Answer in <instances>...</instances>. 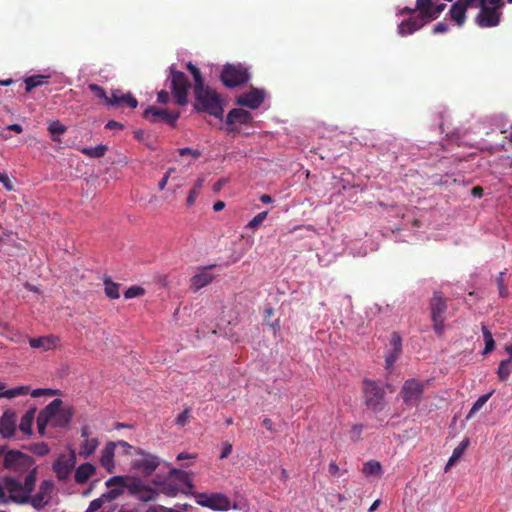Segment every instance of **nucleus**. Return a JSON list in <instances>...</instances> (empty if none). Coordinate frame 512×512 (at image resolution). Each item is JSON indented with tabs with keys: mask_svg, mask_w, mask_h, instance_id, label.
<instances>
[{
	"mask_svg": "<svg viewBox=\"0 0 512 512\" xmlns=\"http://www.w3.org/2000/svg\"><path fill=\"white\" fill-rule=\"evenodd\" d=\"M467 7L469 5L465 2L457 1L450 8L449 14L459 26L465 22Z\"/></svg>",
	"mask_w": 512,
	"mask_h": 512,
	"instance_id": "nucleus-26",
	"label": "nucleus"
},
{
	"mask_svg": "<svg viewBox=\"0 0 512 512\" xmlns=\"http://www.w3.org/2000/svg\"><path fill=\"white\" fill-rule=\"evenodd\" d=\"M54 489V483L51 480H43L40 485L38 492L34 495H30V503L36 510H40L48 505L51 499V493Z\"/></svg>",
	"mask_w": 512,
	"mask_h": 512,
	"instance_id": "nucleus-12",
	"label": "nucleus"
},
{
	"mask_svg": "<svg viewBox=\"0 0 512 512\" xmlns=\"http://www.w3.org/2000/svg\"><path fill=\"white\" fill-rule=\"evenodd\" d=\"M363 392L365 397V404L373 410L381 409L382 401L384 399L385 391L375 381L364 380Z\"/></svg>",
	"mask_w": 512,
	"mask_h": 512,
	"instance_id": "nucleus-8",
	"label": "nucleus"
},
{
	"mask_svg": "<svg viewBox=\"0 0 512 512\" xmlns=\"http://www.w3.org/2000/svg\"><path fill=\"white\" fill-rule=\"evenodd\" d=\"M186 69L191 73L194 79V89H199L203 86H205L204 78L202 76V73L200 69L195 66L192 62H188L186 64Z\"/></svg>",
	"mask_w": 512,
	"mask_h": 512,
	"instance_id": "nucleus-33",
	"label": "nucleus"
},
{
	"mask_svg": "<svg viewBox=\"0 0 512 512\" xmlns=\"http://www.w3.org/2000/svg\"><path fill=\"white\" fill-rule=\"evenodd\" d=\"M431 320L433 329L438 336H442L444 332L445 313L447 311V298L442 292L435 291L429 302Z\"/></svg>",
	"mask_w": 512,
	"mask_h": 512,
	"instance_id": "nucleus-4",
	"label": "nucleus"
},
{
	"mask_svg": "<svg viewBox=\"0 0 512 512\" xmlns=\"http://www.w3.org/2000/svg\"><path fill=\"white\" fill-rule=\"evenodd\" d=\"M159 459L153 455H146L145 458L134 463V467L145 475H151L159 466Z\"/></svg>",
	"mask_w": 512,
	"mask_h": 512,
	"instance_id": "nucleus-23",
	"label": "nucleus"
},
{
	"mask_svg": "<svg viewBox=\"0 0 512 512\" xmlns=\"http://www.w3.org/2000/svg\"><path fill=\"white\" fill-rule=\"evenodd\" d=\"M170 81L171 94L175 99L176 104L184 106L188 102V90L190 82L185 73L178 71L175 67H170Z\"/></svg>",
	"mask_w": 512,
	"mask_h": 512,
	"instance_id": "nucleus-5",
	"label": "nucleus"
},
{
	"mask_svg": "<svg viewBox=\"0 0 512 512\" xmlns=\"http://www.w3.org/2000/svg\"><path fill=\"white\" fill-rule=\"evenodd\" d=\"M56 390L52 389H35L31 392V396L34 398L41 397V396H53L56 394Z\"/></svg>",
	"mask_w": 512,
	"mask_h": 512,
	"instance_id": "nucleus-54",
	"label": "nucleus"
},
{
	"mask_svg": "<svg viewBox=\"0 0 512 512\" xmlns=\"http://www.w3.org/2000/svg\"><path fill=\"white\" fill-rule=\"evenodd\" d=\"M104 290L105 294L110 299H118L120 297L119 293V287L120 285L118 283L113 282L110 278L104 279Z\"/></svg>",
	"mask_w": 512,
	"mask_h": 512,
	"instance_id": "nucleus-37",
	"label": "nucleus"
},
{
	"mask_svg": "<svg viewBox=\"0 0 512 512\" xmlns=\"http://www.w3.org/2000/svg\"><path fill=\"white\" fill-rule=\"evenodd\" d=\"M214 267L215 265L203 267L199 273H197L191 278V287L195 291L200 290L201 288L207 286L213 281L214 275L209 273L208 270Z\"/></svg>",
	"mask_w": 512,
	"mask_h": 512,
	"instance_id": "nucleus-19",
	"label": "nucleus"
},
{
	"mask_svg": "<svg viewBox=\"0 0 512 512\" xmlns=\"http://www.w3.org/2000/svg\"><path fill=\"white\" fill-rule=\"evenodd\" d=\"M99 445V441L97 438L85 439L81 444L79 455L84 458H88L92 455Z\"/></svg>",
	"mask_w": 512,
	"mask_h": 512,
	"instance_id": "nucleus-31",
	"label": "nucleus"
},
{
	"mask_svg": "<svg viewBox=\"0 0 512 512\" xmlns=\"http://www.w3.org/2000/svg\"><path fill=\"white\" fill-rule=\"evenodd\" d=\"M88 88L91 92H93L95 94V96H97L100 99H103L105 101V103L109 106L110 96H108L106 94V91L104 90V88H102L101 86L94 84V83L89 84Z\"/></svg>",
	"mask_w": 512,
	"mask_h": 512,
	"instance_id": "nucleus-47",
	"label": "nucleus"
},
{
	"mask_svg": "<svg viewBox=\"0 0 512 512\" xmlns=\"http://www.w3.org/2000/svg\"><path fill=\"white\" fill-rule=\"evenodd\" d=\"M488 1H481L480 12L477 15L476 21L480 27H494L497 26L500 22L501 12L500 9L503 6L500 5H492V7H488L486 5Z\"/></svg>",
	"mask_w": 512,
	"mask_h": 512,
	"instance_id": "nucleus-10",
	"label": "nucleus"
},
{
	"mask_svg": "<svg viewBox=\"0 0 512 512\" xmlns=\"http://www.w3.org/2000/svg\"><path fill=\"white\" fill-rule=\"evenodd\" d=\"M493 391L480 396L473 404L471 410L469 411L467 418H471L477 411H479L492 396Z\"/></svg>",
	"mask_w": 512,
	"mask_h": 512,
	"instance_id": "nucleus-42",
	"label": "nucleus"
},
{
	"mask_svg": "<svg viewBox=\"0 0 512 512\" xmlns=\"http://www.w3.org/2000/svg\"><path fill=\"white\" fill-rule=\"evenodd\" d=\"M401 353H402V351H397V350L391 348L390 352L385 357V363H386L387 369L391 368L394 365V363L397 361V359L399 358Z\"/></svg>",
	"mask_w": 512,
	"mask_h": 512,
	"instance_id": "nucleus-51",
	"label": "nucleus"
},
{
	"mask_svg": "<svg viewBox=\"0 0 512 512\" xmlns=\"http://www.w3.org/2000/svg\"><path fill=\"white\" fill-rule=\"evenodd\" d=\"M265 98L263 90L252 88L249 92L243 93L236 99V103L240 106L250 109H257L261 106Z\"/></svg>",
	"mask_w": 512,
	"mask_h": 512,
	"instance_id": "nucleus-15",
	"label": "nucleus"
},
{
	"mask_svg": "<svg viewBox=\"0 0 512 512\" xmlns=\"http://www.w3.org/2000/svg\"><path fill=\"white\" fill-rule=\"evenodd\" d=\"M220 78L226 87L234 88L246 84L250 79V74L242 64H226Z\"/></svg>",
	"mask_w": 512,
	"mask_h": 512,
	"instance_id": "nucleus-6",
	"label": "nucleus"
},
{
	"mask_svg": "<svg viewBox=\"0 0 512 512\" xmlns=\"http://www.w3.org/2000/svg\"><path fill=\"white\" fill-rule=\"evenodd\" d=\"M190 417H191V408L190 407H186L179 415L178 417L176 418V424L178 426H185L189 420H190Z\"/></svg>",
	"mask_w": 512,
	"mask_h": 512,
	"instance_id": "nucleus-50",
	"label": "nucleus"
},
{
	"mask_svg": "<svg viewBox=\"0 0 512 512\" xmlns=\"http://www.w3.org/2000/svg\"><path fill=\"white\" fill-rule=\"evenodd\" d=\"M144 485L145 484L140 479L133 478L126 480L124 487L127 488L132 495L137 497Z\"/></svg>",
	"mask_w": 512,
	"mask_h": 512,
	"instance_id": "nucleus-43",
	"label": "nucleus"
},
{
	"mask_svg": "<svg viewBox=\"0 0 512 512\" xmlns=\"http://www.w3.org/2000/svg\"><path fill=\"white\" fill-rule=\"evenodd\" d=\"M35 414V409H29L21 418L19 429L26 435L30 436L32 434V426L35 419Z\"/></svg>",
	"mask_w": 512,
	"mask_h": 512,
	"instance_id": "nucleus-29",
	"label": "nucleus"
},
{
	"mask_svg": "<svg viewBox=\"0 0 512 512\" xmlns=\"http://www.w3.org/2000/svg\"><path fill=\"white\" fill-rule=\"evenodd\" d=\"M75 465L76 455L72 451L69 455L61 454L53 463L52 468L59 481H66L69 479Z\"/></svg>",
	"mask_w": 512,
	"mask_h": 512,
	"instance_id": "nucleus-11",
	"label": "nucleus"
},
{
	"mask_svg": "<svg viewBox=\"0 0 512 512\" xmlns=\"http://www.w3.org/2000/svg\"><path fill=\"white\" fill-rule=\"evenodd\" d=\"M29 450L38 456H45L50 452V448L45 442L30 445Z\"/></svg>",
	"mask_w": 512,
	"mask_h": 512,
	"instance_id": "nucleus-46",
	"label": "nucleus"
},
{
	"mask_svg": "<svg viewBox=\"0 0 512 512\" xmlns=\"http://www.w3.org/2000/svg\"><path fill=\"white\" fill-rule=\"evenodd\" d=\"M169 478H171L173 481H177L185 486L187 490H190L193 488L192 481L190 478V475L188 472L173 468L169 472Z\"/></svg>",
	"mask_w": 512,
	"mask_h": 512,
	"instance_id": "nucleus-28",
	"label": "nucleus"
},
{
	"mask_svg": "<svg viewBox=\"0 0 512 512\" xmlns=\"http://www.w3.org/2000/svg\"><path fill=\"white\" fill-rule=\"evenodd\" d=\"M362 430H363V425H361V424L354 425L350 431L351 440L358 441L361 438Z\"/></svg>",
	"mask_w": 512,
	"mask_h": 512,
	"instance_id": "nucleus-55",
	"label": "nucleus"
},
{
	"mask_svg": "<svg viewBox=\"0 0 512 512\" xmlns=\"http://www.w3.org/2000/svg\"><path fill=\"white\" fill-rule=\"evenodd\" d=\"M38 467L26 474L24 482L14 476H4L0 480V505L15 503L23 505L29 502L35 489Z\"/></svg>",
	"mask_w": 512,
	"mask_h": 512,
	"instance_id": "nucleus-1",
	"label": "nucleus"
},
{
	"mask_svg": "<svg viewBox=\"0 0 512 512\" xmlns=\"http://www.w3.org/2000/svg\"><path fill=\"white\" fill-rule=\"evenodd\" d=\"M426 383L417 379H407L401 389L403 402L408 406H418L421 402Z\"/></svg>",
	"mask_w": 512,
	"mask_h": 512,
	"instance_id": "nucleus-7",
	"label": "nucleus"
},
{
	"mask_svg": "<svg viewBox=\"0 0 512 512\" xmlns=\"http://www.w3.org/2000/svg\"><path fill=\"white\" fill-rule=\"evenodd\" d=\"M202 187H203V179H198L194 183L192 189L189 191V194L186 199L187 206L191 207L192 205H194L196 198L198 197V195L201 192Z\"/></svg>",
	"mask_w": 512,
	"mask_h": 512,
	"instance_id": "nucleus-39",
	"label": "nucleus"
},
{
	"mask_svg": "<svg viewBox=\"0 0 512 512\" xmlns=\"http://www.w3.org/2000/svg\"><path fill=\"white\" fill-rule=\"evenodd\" d=\"M390 345L392 349L402 351V338L398 332H393L391 334Z\"/></svg>",
	"mask_w": 512,
	"mask_h": 512,
	"instance_id": "nucleus-53",
	"label": "nucleus"
},
{
	"mask_svg": "<svg viewBox=\"0 0 512 512\" xmlns=\"http://www.w3.org/2000/svg\"><path fill=\"white\" fill-rule=\"evenodd\" d=\"M512 372V360L505 359L499 363L497 375L500 381H506Z\"/></svg>",
	"mask_w": 512,
	"mask_h": 512,
	"instance_id": "nucleus-34",
	"label": "nucleus"
},
{
	"mask_svg": "<svg viewBox=\"0 0 512 512\" xmlns=\"http://www.w3.org/2000/svg\"><path fill=\"white\" fill-rule=\"evenodd\" d=\"M126 484V479L122 476H114L106 481V486L110 487L113 485H119L124 487Z\"/></svg>",
	"mask_w": 512,
	"mask_h": 512,
	"instance_id": "nucleus-58",
	"label": "nucleus"
},
{
	"mask_svg": "<svg viewBox=\"0 0 512 512\" xmlns=\"http://www.w3.org/2000/svg\"><path fill=\"white\" fill-rule=\"evenodd\" d=\"M482 334L485 342L483 354H488L494 350L495 341L493 339L492 333L488 330V328L485 325H482Z\"/></svg>",
	"mask_w": 512,
	"mask_h": 512,
	"instance_id": "nucleus-40",
	"label": "nucleus"
},
{
	"mask_svg": "<svg viewBox=\"0 0 512 512\" xmlns=\"http://www.w3.org/2000/svg\"><path fill=\"white\" fill-rule=\"evenodd\" d=\"M362 472L366 476H378L380 477L383 473L382 465L380 462L375 460H370L363 465Z\"/></svg>",
	"mask_w": 512,
	"mask_h": 512,
	"instance_id": "nucleus-32",
	"label": "nucleus"
},
{
	"mask_svg": "<svg viewBox=\"0 0 512 512\" xmlns=\"http://www.w3.org/2000/svg\"><path fill=\"white\" fill-rule=\"evenodd\" d=\"M157 101L160 104H167L170 101V95L167 91L161 90L158 92Z\"/></svg>",
	"mask_w": 512,
	"mask_h": 512,
	"instance_id": "nucleus-61",
	"label": "nucleus"
},
{
	"mask_svg": "<svg viewBox=\"0 0 512 512\" xmlns=\"http://www.w3.org/2000/svg\"><path fill=\"white\" fill-rule=\"evenodd\" d=\"M252 120V114L242 108H234L230 110L226 116V125L228 132H238L235 124H248Z\"/></svg>",
	"mask_w": 512,
	"mask_h": 512,
	"instance_id": "nucleus-14",
	"label": "nucleus"
},
{
	"mask_svg": "<svg viewBox=\"0 0 512 512\" xmlns=\"http://www.w3.org/2000/svg\"><path fill=\"white\" fill-rule=\"evenodd\" d=\"M198 503L217 511H227L231 507L230 499L222 493L201 494Z\"/></svg>",
	"mask_w": 512,
	"mask_h": 512,
	"instance_id": "nucleus-13",
	"label": "nucleus"
},
{
	"mask_svg": "<svg viewBox=\"0 0 512 512\" xmlns=\"http://www.w3.org/2000/svg\"><path fill=\"white\" fill-rule=\"evenodd\" d=\"M195 102L194 109L207 113L215 118L222 119L224 114L225 99L214 88L205 85L199 89H193Z\"/></svg>",
	"mask_w": 512,
	"mask_h": 512,
	"instance_id": "nucleus-2",
	"label": "nucleus"
},
{
	"mask_svg": "<svg viewBox=\"0 0 512 512\" xmlns=\"http://www.w3.org/2000/svg\"><path fill=\"white\" fill-rule=\"evenodd\" d=\"M0 183H2V185L7 191H12L14 189L13 182L6 173L0 172Z\"/></svg>",
	"mask_w": 512,
	"mask_h": 512,
	"instance_id": "nucleus-56",
	"label": "nucleus"
},
{
	"mask_svg": "<svg viewBox=\"0 0 512 512\" xmlns=\"http://www.w3.org/2000/svg\"><path fill=\"white\" fill-rule=\"evenodd\" d=\"M503 276H504V272H500V274L497 278V285H498L500 296L506 297L508 294V290H507L506 286L504 285Z\"/></svg>",
	"mask_w": 512,
	"mask_h": 512,
	"instance_id": "nucleus-57",
	"label": "nucleus"
},
{
	"mask_svg": "<svg viewBox=\"0 0 512 512\" xmlns=\"http://www.w3.org/2000/svg\"><path fill=\"white\" fill-rule=\"evenodd\" d=\"M58 338L52 335L40 336L38 338H30L29 344L32 348L48 351L56 347Z\"/></svg>",
	"mask_w": 512,
	"mask_h": 512,
	"instance_id": "nucleus-21",
	"label": "nucleus"
},
{
	"mask_svg": "<svg viewBox=\"0 0 512 512\" xmlns=\"http://www.w3.org/2000/svg\"><path fill=\"white\" fill-rule=\"evenodd\" d=\"M73 416L74 408L72 406H61L53 417L52 425L55 427L64 428L68 426Z\"/></svg>",
	"mask_w": 512,
	"mask_h": 512,
	"instance_id": "nucleus-20",
	"label": "nucleus"
},
{
	"mask_svg": "<svg viewBox=\"0 0 512 512\" xmlns=\"http://www.w3.org/2000/svg\"><path fill=\"white\" fill-rule=\"evenodd\" d=\"M328 471L333 476H339V466L335 462H331L328 467Z\"/></svg>",
	"mask_w": 512,
	"mask_h": 512,
	"instance_id": "nucleus-64",
	"label": "nucleus"
},
{
	"mask_svg": "<svg viewBox=\"0 0 512 512\" xmlns=\"http://www.w3.org/2000/svg\"><path fill=\"white\" fill-rule=\"evenodd\" d=\"M179 155L185 156V155H191L194 158H199L201 156V152L199 150H193L191 148H181L178 150Z\"/></svg>",
	"mask_w": 512,
	"mask_h": 512,
	"instance_id": "nucleus-59",
	"label": "nucleus"
},
{
	"mask_svg": "<svg viewBox=\"0 0 512 512\" xmlns=\"http://www.w3.org/2000/svg\"><path fill=\"white\" fill-rule=\"evenodd\" d=\"M159 490L161 493L173 497L179 493L180 488L178 484L174 483V481L171 478H168L160 485Z\"/></svg>",
	"mask_w": 512,
	"mask_h": 512,
	"instance_id": "nucleus-36",
	"label": "nucleus"
},
{
	"mask_svg": "<svg viewBox=\"0 0 512 512\" xmlns=\"http://www.w3.org/2000/svg\"><path fill=\"white\" fill-rule=\"evenodd\" d=\"M81 153L90 157V158H101L105 155L108 150L106 145L100 144L96 147L91 148H81L79 149Z\"/></svg>",
	"mask_w": 512,
	"mask_h": 512,
	"instance_id": "nucleus-38",
	"label": "nucleus"
},
{
	"mask_svg": "<svg viewBox=\"0 0 512 512\" xmlns=\"http://www.w3.org/2000/svg\"><path fill=\"white\" fill-rule=\"evenodd\" d=\"M145 293V290L139 286H131L124 292V297L126 299L135 298L141 296Z\"/></svg>",
	"mask_w": 512,
	"mask_h": 512,
	"instance_id": "nucleus-52",
	"label": "nucleus"
},
{
	"mask_svg": "<svg viewBox=\"0 0 512 512\" xmlns=\"http://www.w3.org/2000/svg\"><path fill=\"white\" fill-rule=\"evenodd\" d=\"M16 431V416L11 410H6L0 417V434L3 438H11Z\"/></svg>",
	"mask_w": 512,
	"mask_h": 512,
	"instance_id": "nucleus-17",
	"label": "nucleus"
},
{
	"mask_svg": "<svg viewBox=\"0 0 512 512\" xmlns=\"http://www.w3.org/2000/svg\"><path fill=\"white\" fill-rule=\"evenodd\" d=\"M35 460L19 451L7 450L4 454L3 468L18 474L29 473L35 466Z\"/></svg>",
	"mask_w": 512,
	"mask_h": 512,
	"instance_id": "nucleus-3",
	"label": "nucleus"
},
{
	"mask_svg": "<svg viewBox=\"0 0 512 512\" xmlns=\"http://www.w3.org/2000/svg\"><path fill=\"white\" fill-rule=\"evenodd\" d=\"M180 117L179 111L169 112L167 109H160L153 106L148 107L143 112V118L151 123L164 122L172 127L176 126V122Z\"/></svg>",
	"mask_w": 512,
	"mask_h": 512,
	"instance_id": "nucleus-9",
	"label": "nucleus"
},
{
	"mask_svg": "<svg viewBox=\"0 0 512 512\" xmlns=\"http://www.w3.org/2000/svg\"><path fill=\"white\" fill-rule=\"evenodd\" d=\"M109 106H128L132 109H135L138 106V101L131 93L123 94L121 90L116 89L111 93L109 98Z\"/></svg>",
	"mask_w": 512,
	"mask_h": 512,
	"instance_id": "nucleus-16",
	"label": "nucleus"
},
{
	"mask_svg": "<svg viewBox=\"0 0 512 512\" xmlns=\"http://www.w3.org/2000/svg\"><path fill=\"white\" fill-rule=\"evenodd\" d=\"M63 402L61 399H54L50 402L43 410H41L37 417V424L47 426L52 421L58 409L62 406Z\"/></svg>",
	"mask_w": 512,
	"mask_h": 512,
	"instance_id": "nucleus-18",
	"label": "nucleus"
},
{
	"mask_svg": "<svg viewBox=\"0 0 512 512\" xmlns=\"http://www.w3.org/2000/svg\"><path fill=\"white\" fill-rule=\"evenodd\" d=\"M48 78H49V76H45V75H41V74L27 77L24 80V82L26 84V92H30L34 88L43 85L44 83H46V79H48Z\"/></svg>",
	"mask_w": 512,
	"mask_h": 512,
	"instance_id": "nucleus-35",
	"label": "nucleus"
},
{
	"mask_svg": "<svg viewBox=\"0 0 512 512\" xmlns=\"http://www.w3.org/2000/svg\"><path fill=\"white\" fill-rule=\"evenodd\" d=\"M105 128L106 129H109V130H113V129H122L123 128V125L117 121H114V120H110L107 122V124L105 125Z\"/></svg>",
	"mask_w": 512,
	"mask_h": 512,
	"instance_id": "nucleus-63",
	"label": "nucleus"
},
{
	"mask_svg": "<svg viewBox=\"0 0 512 512\" xmlns=\"http://www.w3.org/2000/svg\"><path fill=\"white\" fill-rule=\"evenodd\" d=\"M447 31H448V25L443 22L437 23L433 28V33H435V34L444 33Z\"/></svg>",
	"mask_w": 512,
	"mask_h": 512,
	"instance_id": "nucleus-62",
	"label": "nucleus"
},
{
	"mask_svg": "<svg viewBox=\"0 0 512 512\" xmlns=\"http://www.w3.org/2000/svg\"><path fill=\"white\" fill-rule=\"evenodd\" d=\"M433 0H416V10L419 11V18L423 21H431L430 15L433 14Z\"/></svg>",
	"mask_w": 512,
	"mask_h": 512,
	"instance_id": "nucleus-27",
	"label": "nucleus"
},
{
	"mask_svg": "<svg viewBox=\"0 0 512 512\" xmlns=\"http://www.w3.org/2000/svg\"><path fill=\"white\" fill-rule=\"evenodd\" d=\"M445 8H446V4H444V3L438 4V5L433 4V14L430 15V19L434 20V19L438 18V16L444 11Z\"/></svg>",
	"mask_w": 512,
	"mask_h": 512,
	"instance_id": "nucleus-60",
	"label": "nucleus"
},
{
	"mask_svg": "<svg viewBox=\"0 0 512 512\" xmlns=\"http://www.w3.org/2000/svg\"><path fill=\"white\" fill-rule=\"evenodd\" d=\"M469 444L470 441L468 438L462 440L460 444L453 450L451 457L458 461L462 457L463 453L465 452Z\"/></svg>",
	"mask_w": 512,
	"mask_h": 512,
	"instance_id": "nucleus-49",
	"label": "nucleus"
},
{
	"mask_svg": "<svg viewBox=\"0 0 512 512\" xmlns=\"http://www.w3.org/2000/svg\"><path fill=\"white\" fill-rule=\"evenodd\" d=\"M29 392L28 386H18L12 389H8L0 393V398L5 397L8 399L15 398L17 396L26 395Z\"/></svg>",
	"mask_w": 512,
	"mask_h": 512,
	"instance_id": "nucleus-41",
	"label": "nucleus"
},
{
	"mask_svg": "<svg viewBox=\"0 0 512 512\" xmlns=\"http://www.w3.org/2000/svg\"><path fill=\"white\" fill-rule=\"evenodd\" d=\"M116 444L115 442H109L103 448L101 452L100 462L101 465L109 472L112 473L114 469V453Z\"/></svg>",
	"mask_w": 512,
	"mask_h": 512,
	"instance_id": "nucleus-22",
	"label": "nucleus"
},
{
	"mask_svg": "<svg viewBox=\"0 0 512 512\" xmlns=\"http://www.w3.org/2000/svg\"><path fill=\"white\" fill-rule=\"evenodd\" d=\"M424 24L425 21H423L422 18H419L418 16L412 17L401 22L398 27V32L401 36L412 34L423 27Z\"/></svg>",
	"mask_w": 512,
	"mask_h": 512,
	"instance_id": "nucleus-24",
	"label": "nucleus"
},
{
	"mask_svg": "<svg viewBox=\"0 0 512 512\" xmlns=\"http://www.w3.org/2000/svg\"><path fill=\"white\" fill-rule=\"evenodd\" d=\"M67 128L59 121H53L48 126V131L53 136V141H60V139L56 138L54 135L56 134H64Z\"/></svg>",
	"mask_w": 512,
	"mask_h": 512,
	"instance_id": "nucleus-44",
	"label": "nucleus"
},
{
	"mask_svg": "<svg viewBox=\"0 0 512 512\" xmlns=\"http://www.w3.org/2000/svg\"><path fill=\"white\" fill-rule=\"evenodd\" d=\"M267 215H268L267 211H263V212L258 213L256 216H254L249 221V223L247 224V227L252 229V230L257 229L261 225V223L267 218Z\"/></svg>",
	"mask_w": 512,
	"mask_h": 512,
	"instance_id": "nucleus-48",
	"label": "nucleus"
},
{
	"mask_svg": "<svg viewBox=\"0 0 512 512\" xmlns=\"http://www.w3.org/2000/svg\"><path fill=\"white\" fill-rule=\"evenodd\" d=\"M96 472L94 465L89 462L81 464L76 468L74 479L77 484H85Z\"/></svg>",
	"mask_w": 512,
	"mask_h": 512,
	"instance_id": "nucleus-25",
	"label": "nucleus"
},
{
	"mask_svg": "<svg viewBox=\"0 0 512 512\" xmlns=\"http://www.w3.org/2000/svg\"><path fill=\"white\" fill-rule=\"evenodd\" d=\"M121 493L122 492L118 489H112L107 494H103L102 497L92 500L89 504L87 512H95L99 510L104 503V498L107 500H112L119 496Z\"/></svg>",
	"mask_w": 512,
	"mask_h": 512,
	"instance_id": "nucleus-30",
	"label": "nucleus"
},
{
	"mask_svg": "<svg viewBox=\"0 0 512 512\" xmlns=\"http://www.w3.org/2000/svg\"><path fill=\"white\" fill-rule=\"evenodd\" d=\"M157 495H158V493L155 490L144 485V487L141 489L140 493L137 495V498L141 501L148 502V501L155 500Z\"/></svg>",
	"mask_w": 512,
	"mask_h": 512,
	"instance_id": "nucleus-45",
	"label": "nucleus"
}]
</instances>
